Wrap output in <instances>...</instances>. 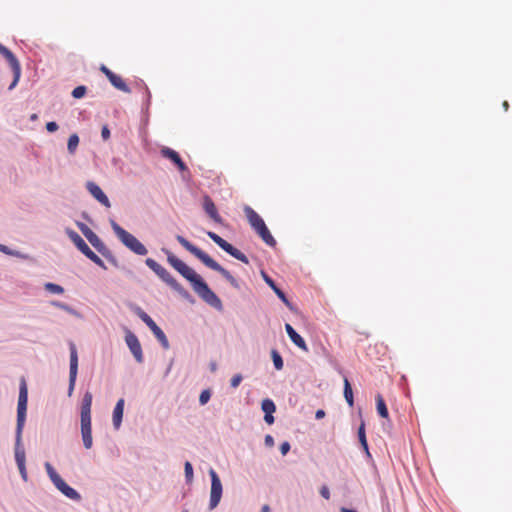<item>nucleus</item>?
I'll list each match as a JSON object with an SVG mask.
<instances>
[{
    "instance_id": "obj_1",
    "label": "nucleus",
    "mask_w": 512,
    "mask_h": 512,
    "mask_svg": "<svg viewBox=\"0 0 512 512\" xmlns=\"http://www.w3.org/2000/svg\"><path fill=\"white\" fill-rule=\"evenodd\" d=\"M161 252L166 255L167 263L190 284L193 291L202 301L218 312L223 311L222 300L200 274L168 248L162 247Z\"/></svg>"
},
{
    "instance_id": "obj_2",
    "label": "nucleus",
    "mask_w": 512,
    "mask_h": 512,
    "mask_svg": "<svg viewBox=\"0 0 512 512\" xmlns=\"http://www.w3.org/2000/svg\"><path fill=\"white\" fill-rule=\"evenodd\" d=\"M28 388L24 377L20 379L15 429V461L17 467L26 465L25 448L22 444V433L27 418Z\"/></svg>"
},
{
    "instance_id": "obj_3",
    "label": "nucleus",
    "mask_w": 512,
    "mask_h": 512,
    "mask_svg": "<svg viewBox=\"0 0 512 512\" xmlns=\"http://www.w3.org/2000/svg\"><path fill=\"white\" fill-rule=\"evenodd\" d=\"M177 242L190 254H192L195 258H197L203 265H205L207 268L218 272L229 284L237 289L240 290V282L238 279H236L230 271H228L226 268H224L222 265H220L216 260H214L208 253H206L204 250L199 248L197 245L193 244L189 240H187L182 235H176Z\"/></svg>"
},
{
    "instance_id": "obj_4",
    "label": "nucleus",
    "mask_w": 512,
    "mask_h": 512,
    "mask_svg": "<svg viewBox=\"0 0 512 512\" xmlns=\"http://www.w3.org/2000/svg\"><path fill=\"white\" fill-rule=\"evenodd\" d=\"M146 266L151 269L159 279L165 283L172 291L177 293L182 299L189 304H195L196 300L193 295L183 287L161 264L152 258L145 259Z\"/></svg>"
},
{
    "instance_id": "obj_5",
    "label": "nucleus",
    "mask_w": 512,
    "mask_h": 512,
    "mask_svg": "<svg viewBox=\"0 0 512 512\" xmlns=\"http://www.w3.org/2000/svg\"><path fill=\"white\" fill-rule=\"evenodd\" d=\"M93 395L90 391H86L83 395L80 406V430L83 446L89 450L93 446L92 437V420H91V407Z\"/></svg>"
},
{
    "instance_id": "obj_6",
    "label": "nucleus",
    "mask_w": 512,
    "mask_h": 512,
    "mask_svg": "<svg viewBox=\"0 0 512 512\" xmlns=\"http://www.w3.org/2000/svg\"><path fill=\"white\" fill-rule=\"evenodd\" d=\"M247 221L250 227L258 235V237L269 247L274 248L277 242L270 230L268 229L263 218L249 205H245L243 208Z\"/></svg>"
},
{
    "instance_id": "obj_7",
    "label": "nucleus",
    "mask_w": 512,
    "mask_h": 512,
    "mask_svg": "<svg viewBox=\"0 0 512 512\" xmlns=\"http://www.w3.org/2000/svg\"><path fill=\"white\" fill-rule=\"evenodd\" d=\"M109 222L114 234L124 247L138 256H145L148 254L147 247L138 238L125 230L114 219H110Z\"/></svg>"
},
{
    "instance_id": "obj_8",
    "label": "nucleus",
    "mask_w": 512,
    "mask_h": 512,
    "mask_svg": "<svg viewBox=\"0 0 512 512\" xmlns=\"http://www.w3.org/2000/svg\"><path fill=\"white\" fill-rule=\"evenodd\" d=\"M206 235L228 255L244 264H249L248 257L242 251L220 237L217 233L213 231H206Z\"/></svg>"
},
{
    "instance_id": "obj_9",
    "label": "nucleus",
    "mask_w": 512,
    "mask_h": 512,
    "mask_svg": "<svg viewBox=\"0 0 512 512\" xmlns=\"http://www.w3.org/2000/svg\"><path fill=\"white\" fill-rule=\"evenodd\" d=\"M209 476L211 482L209 510H214L221 501L223 495V485L218 473L213 468H210Z\"/></svg>"
},
{
    "instance_id": "obj_10",
    "label": "nucleus",
    "mask_w": 512,
    "mask_h": 512,
    "mask_svg": "<svg viewBox=\"0 0 512 512\" xmlns=\"http://www.w3.org/2000/svg\"><path fill=\"white\" fill-rule=\"evenodd\" d=\"M70 363H69V383H68V396H72L78 375V352L76 345L73 341H69Z\"/></svg>"
},
{
    "instance_id": "obj_11",
    "label": "nucleus",
    "mask_w": 512,
    "mask_h": 512,
    "mask_svg": "<svg viewBox=\"0 0 512 512\" xmlns=\"http://www.w3.org/2000/svg\"><path fill=\"white\" fill-rule=\"evenodd\" d=\"M125 343L128 347V349L130 350L131 354L133 355L135 361L139 364L143 363L144 362V355H143V350H142V346H141V343L138 339V337L136 336L135 333H133L131 330L129 329H125Z\"/></svg>"
},
{
    "instance_id": "obj_12",
    "label": "nucleus",
    "mask_w": 512,
    "mask_h": 512,
    "mask_svg": "<svg viewBox=\"0 0 512 512\" xmlns=\"http://www.w3.org/2000/svg\"><path fill=\"white\" fill-rule=\"evenodd\" d=\"M160 155H161V157L169 160L178 169V171L181 174H184V173L190 174L189 168L186 165V163L183 161V159L181 158L179 152H177L173 148L163 146L160 149Z\"/></svg>"
},
{
    "instance_id": "obj_13",
    "label": "nucleus",
    "mask_w": 512,
    "mask_h": 512,
    "mask_svg": "<svg viewBox=\"0 0 512 512\" xmlns=\"http://www.w3.org/2000/svg\"><path fill=\"white\" fill-rule=\"evenodd\" d=\"M264 282L276 294L279 300L291 311L297 312L296 306L289 300L287 294L281 289L278 284L264 271L261 272Z\"/></svg>"
},
{
    "instance_id": "obj_14",
    "label": "nucleus",
    "mask_w": 512,
    "mask_h": 512,
    "mask_svg": "<svg viewBox=\"0 0 512 512\" xmlns=\"http://www.w3.org/2000/svg\"><path fill=\"white\" fill-rule=\"evenodd\" d=\"M76 226L87 239V241L92 245V247L98 252L102 249L106 244L102 241V239L91 230L85 223L76 221Z\"/></svg>"
},
{
    "instance_id": "obj_15",
    "label": "nucleus",
    "mask_w": 512,
    "mask_h": 512,
    "mask_svg": "<svg viewBox=\"0 0 512 512\" xmlns=\"http://www.w3.org/2000/svg\"><path fill=\"white\" fill-rule=\"evenodd\" d=\"M358 414H359V417L361 420H360V425L357 428V438H358L360 447L365 454L367 461L373 462L372 454L370 453V450H369V444H368L367 436H366L365 421L362 418L361 408H359Z\"/></svg>"
},
{
    "instance_id": "obj_16",
    "label": "nucleus",
    "mask_w": 512,
    "mask_h": 512,
    "mask_svg": "<svg viewBox=\"0 0 512 512\" xmlns=\"http://www.w3.org/2000/svg\"><path fill=\"white\" fill-rule=\"evenodd\" d=\"M86 189L90 193V195L101 205H103L106 208L111 207V202H110L108 196L96 182L87 181Z\"/></svg>"
},
{
    "instance_id": "obj_17",
    "label": "nucleus",
    "mask_w": 512,
    "mask_h": 512,
    "mask_svg": "<svg viewBox=\"0 0 512 512\" xmlns=\"http://www.w3.org/2000/svg\"><path fill=\"white\" fill-rule=\"evenodd\" d=\"M202 206H203V210L208 215V217L211 218L215 223L220 224V225L224 224V220L220 216L214 201L208 194H205L203 196Z\"/></svg>"
},
{
    "instance_id": "obj_18",
    "label": "nucleus",
    "mask_w": 512,
    "mask_h": 512,
    "mask_svg": "<svg viewBox=\"0 0 512 512\" xmlns=\"http://www.w3.org/2000/svg\"><path fill=\"white\" fill-rule=\"evenodd\" d=\"M276 404L271 398H265L261 401V410L264 413V421L268 425H272L275 422L273 414L276 412Z\"/></svg>"
},
{
    "instance_id": "obj_19",
    "label": "nucleus",
    "mask_w": 512,
    "mask_h": 512,
    "mask_svg": "<svg viewBox=\"0 0 512 512\" xmlns=\"http://www.w3.org/2000/svg\"><path fill=\"white\" fill-rule=\"evenodd\" d=\"M146 326L151 330L161 347L165 350H168L170 348L168 338L164 331L156 324V322L152 319L149 323L146 324Z\"/></svg>"
},
{
    "instance_id": "obj_20",
    "label": "nucleus",
    "mask_w": 512,
    "mask_h": 512,
    "mask_svg": "<svg viewBox=\"0 0 512 512\" xmlns=\"http://www.w3.org/2000/svg\"><path fill=\"white\" fill-rule=\"evenodd\" d=\"M124 407H125V399L119 398L114 406L113 412H112V423L115 430H119L122 422H123V415H124Z\"/></svg>"
},
{
    "instance_id": "obj_21",
    "label": "nucleus",
    "mask_w": 512,
    "mask_h": 512,
    "mask_svg": "<svg viewBox=\"0 0 512 512\" xmlns=\"http://www.w3.org/2000/svg\"><path fill=\"white\" fill-rule=\"evenodd\" d=\"M65 234L68 236V238L77 248V250L80 251L82 254L84 251L87 250V248H89V245L86 243V241L72 228L66 227Z\"/></svg>"
},
{
    "instance_id": "obj_22",
    "label": "nucleus",
    "mask_w": 512,
    "mask_h": 512,
    "mask_svg": "<svg viewBox=\"0 0 512 512\" xmlns=\"http://www.w3.org/2000/svg\"><path fill=\"white\" fill-rule=\"evenodd\" d=\"M56 488L70 500L75 502H80L82 500L81 494L76 489L71 487L65 480L59 483Z\"/></svg>"
},
{
    "instance_id": "obj_23",
    "label": "nucleus",
    "mask_w": 512,
    "mask_h": 512,
    "mask_svg": "<svg viewBox=\"0 0 512 512\" xmlns=\"http://www.w3.org/2000/svg\"><path fill=\"white\" fill-rule=\"evenodd\" d=\"M108 80L115 89L124 93H131V88L120 75L114 73Z\"/></svg>"
},
{
    "instance_id": "obj_24",
    "label": "nucleus",
    "mask_w": 512,
    "mask_h": 512,
    "mask_svg": "<svg viewBox=\"0 0 512 512\" xmlns=\"http://www.w3.org/2000/svg\"><path fill=\"white\" fill-rule=\"evenodd\" d=\"M343 395H344L347 405L350 408H353L354 403H355L353 388H352L351 382L349 381V379L346 376H344V380H343Z\"/></svg>"
},
{
    "instance_id": "obj_25",
    "label": "nucleus",
    "mask_w": 512,
    "mask_h": 512,
    "mask_svg": "<svg viewBox=\"0 0 512 512\" xmlns=\"http://www.w3.org/2000/svg\"><path fill=\"white\" fill-rule=\"evenodd\" d=\"M376 411L379 417L389 420V411L386 402L381 394L375 396Z\"/></svg>"
},
{
    "instance_id": "obj_26",
    "label": "nucleus",
    "mask_w": 512,
    "mask_h": 512,
    "mask_svg": "<svg viewBox=\"0 0 512 512\" xmlns=\"http://www.w3.org/2000/svg\"><path fill=\"white\" fill-rule=\"evenodd\" d=\"M44 467L50 481L55 487L64 480L50 462H45Z\"/></svg>"
},
{
    "instance_id": "obj_27",
    "label": "nucleus",
    "mask_w": 512,
    "mask_h": 512,
    "mask_svg": "<svg viewBox=\"0 0 512 512\" xmlns=\"http://www.w3.org/2000/svg\"><path fill=\"white\" fill-rule=\"evenodd\" d=\"M50 305L56 307V308H59L65 312H67L68 314L70 315H73L77 318H82V315L80 312H78L74 307H72L71 305L67 304V303H64V302H61V301H58V300H52L50 301Z\"/></svg>"
},
{
    "instance_id": "obj_28",
    "label": "nucleus",
    "mask_w": 512,
    "mask_h": 512,
    "mask_svg": "<svg viewBox=\"0 0 512 512\" xmlns=\"http://www.w3.org/2000/svg\"><path fill=\"white\" fill-rule=\"evenodd\" d=\"M128 307L131 312L138 316L145 324L149 323L152 318L136 303L130 302Z\"/></svg>"
},
{
    "instance_id": "obj_29",
    "label": "nucleus",
    "mask_w": 512,
    "mask_h": 512,
    "mask_svg": "<svg viewBox=\"0 0 512 512\" xmlns=\"http://www.w3.org/2000/svg\"><path fill=\"white\" fill-rule=\"evenodd\" d=\"M83 255L103 270H107V266L104 261L89 247L83 252Z\"/></svg>"
},
{
    "instance_id": "obj_30",
    "label": "nucleus",
    "mask_w": 512,
    "mask_h": 512,
    "mask_svg": "<svg viewBox=\"0 0 512 512\" xmlns=\"http://www.w3.org/2000/svg\"><path fill=\"white\" fill-rule=\"evenodd\" d=\"M83 255L103 270H107V266L104 261L89 247L83 252Z\"/></svg>"
},
{
    "instance_id": "obj_31",
    "label": "nucleus",
    "mask_w": 512,
    "mask_h": 512,
    "mask_svg": "<svg viewBox=\"0 0 512 512\" xmlns=\"http://www.w3.org/2000/svg\"><path fill=\"white\" fill-rule=\"evenodd\" d=\"M98 253L102 255L115 268H121L118 259L106 245L102 249H100Z\"/></svg>"
},
{
    "instance_id": "obj_32",
    "label": "nucleus",
    "mask_w": 512,
    "mask_h": 512,
    "mask_svg": "<svg viewBox=\"0 0 512 512\" xmlns=\"http://www.w3.org/2000/svg\"><path fill=\"white\" fill-rule=\"evenodd\" d=\"M270 356L273 362L274 369L277 371H281L284 367V360L281 353L276 348H272L270 351Z\"/></svg>"
},
{
    "instance_id": "obj_33",
    "label": "nucleus",
    "mask_w": 512,
    "mask_h": 512,
    "mask_svg": "<svg viewBox=\"0 0 512 512\" xmlns=\"http://www.w3.org/2000/svg\"><path fill=\"white\" fill-rule=\"evenodd\" d=\"M3 58L7 61L12 71L22 70L20 61L11 50Z\"/></svg>"
},
{
    "instance_id": "obj_34",
    "label": "nucleus",
    "mask_w": 512,
    "mask_h": 512,
    "mask_svg": "<svg viewBox=\"0 0 512 512\" xmlns=\"http://www.w3.org/2000/svg\"><path fill=\"white\" fill-rule=\"evenodd\" d=\"M79 142H80V138L77 133H72L69 136L68 141H67V151L70 155L75 154V152L78 148Z\"/></svg>"
},
{
    "instance_id": "obj_35",
    "label": "nucleus",
    "mask_w": 512,
    "mask_h": 512,
    "mask_svg": "<svg viewBox=\"0 0 512 512\" xmlns=\"http://www.w3.org/2000/svg\"><path fill=\"white\" fill-rule=\"evenodd\" d=\"M141 83L144 85V93H145L141 111L143 114L148 115L149 107L151 105L152 95H151V92H150L148 86L146 85V83L143 80H141Z\"/></svg>"
},
{
    "instance_id": "obj_36",
    "label": "nucleus",
    "mask_w": 512,
    "mask_h": 512,
    "mask_svg": "<svg viewBox=\"0 0 512 512\" xmlns=\"http://www.w3.org/2000/svg\"><path fill=\"white\" fill-rule=\"evenodd\" d=\"M44 289L46 292H48L50 294H56V295H61L65 292V289L63 286H61L57 283H53V282H46L44 284Z\"/></svg>"
},
{
    "instance_id": "obj_37",
    "label": "nucleus",
    "mask_w": 512,
    "mask_h": 512,
    "mask_svg": "<svg viewBox=\"0 0 512 512\" xmlns=\"http://www.w3.org/2000/svg\"><path fill=\"white\" fill-rule=\"evenodd\" d=\"M289 339L299 349L308 352V346L306 344V341L299 333L293 335L292 338Z\"/></svg>"
},
{
    "instance_id": "obj_38",
    "label": "nucleus",
    "mask_w": 512,
    "mask_h": 512,
    "mask_svg": "<svg viewBox=\"0 0 512 512\" xmlns=\"http://www.w3.org/2000/svg\"><path fill=\"white\" fill-rule=\"evenodd\" d=\"M184 475H185V483L188 485L191 484L193 481V477H194V470H193V465L191 464L190 461H185V463H184Z\"/></svg>"
},
{
    "instance_id": "obj_39",
    "label": "nucleus",
    "mask_w": 512,
    "mask_h": 512,
    "mask_svg": "<svg viewBox=\"0 0 512 512\" xmlns=\"http://www.w3.org/2000/svg\"><path fill=\"white\" fill-rule=\"evenodd\" d=\"M87 90L85 85H78L72 90L71 96L75 99H81L87 94Z\"/></svg>"
},
{
    "instance_id": "obj_40",
    "label": "nucleus",
    "mask_w": 512,
    "mask_h": 512,
    "mask_svg": "<svg viewBox=\"0 0 512 512\" xmlns=\"http://www.w3.org/2000/svg\"><path fill=\"white\" fill-rule=\"evenodd\" d=\"M211 396H212V391L211 389L207 388V389H203L199 395V404L201 406H204L206 405L210 399H211Z\"/></svg>"
},
{
    "instance_id": "obj_41",
    "label": "nucleus",
    "mask_w": 512,
    "mask_h": 512,
    "mask_svg": "<svg viewBox=\"0 0 512 512\" xmlns=\"http://www.w3.org/2000/svg\"><path fill=\"white\" fill-rule=\"evenodd\" d=\"M111 163L117 171H119L120 173H124V168L126 164L120 157H113L111 159Z\"/></svg>"
},
{
    "instance_id": "obj_42",
    "label": "nucleus",
    "mask_w": 512,
    "mask_h": 512,
    "mask_svg": "<svg viewBox=\"0 0 512 512\" xmlns=\"http://www.w3.org/2000/svg\"><path fill=\"white\" fill-rule=\"evenodd\" d=\"M12 74H13V79H12L10 85L8 86L9 91H12L18 85L21 75H22V70L12 71Z\"/></svg>"
},
{
    "instance_id": "obj_43",
    "label": "nucleus",
    "mask_w": 512,
    "mask_h": 512,
    "mask_svg": "<svg viewBox=\"0 0 512 512\" xmlns=\"http://www.w3.org/2000/svg\"><path fill=\"white\" fill-rule=\"evenodd\" d=\"M12 74H13V79H12L10 85L8 86L9 91H12L18 85L21 75H22V70L12 71Z\"/></svg>"
},
{
    "instance_id": "obj_44",
    "label": "nucleus",
    "mask_w": 512,
    "mask_h": 512,
    "mask_svg": "<svg viewBox=\"0 0 512 512\" xmlns=\"http://www.w3.org/2000/svg\"><path fill=\"white\" fill-rule=\"evenodd\" d=\"M243 380V376L240 373H237L233 375V377L230 379V387L231 388H237Z\"/></svg>"
},
{
    "instance_id": "obj_45",
    "label": "nucleus",
    "mask_w": 512,
    "mask_h": 512,
    "mask_svg": "<svg viewBox=\"0 0 512 512\" xmlns=\"http://www.w3.org/2000/svg\"><path fill=\"white\" fill-rule=\"evenodd\" d=\"M290 449H291V444L288 441H283L279 445V451L282 456L287 455L289 453Z\"/></svg>"
},
{
    "instance_id": "obj_46",
    "label": "nucleus",
    "mask_w": 512,
    "mask_h": 512,
    "mask_svg": "<svg viewBox=\"0 0 512 512\" xmlns=\"http://www.w3.org/2000/svg\"><path fill=\"white\" fill-rule=\"evenodd\" d=\"M111 131L107 124H104L101 128V137L103 141H107L110 139Z\"/></svg>"
},
{
    "instance_id": "obj_47",
    "label": "nucleus",
    "mask_w": 512,
    "mask_h": 512,
    "mask_svg": "<svg viewBox=\"0 0 512 512\" xmlns=\"http://www.w3.org/2000/svg\"><path fill=\"white\" fill-rule=\"evenodd\" d=\"M45 128L48 133H54L59 129V125L56 121H49L46 123Z\"/></svg>"
},
{
    "instance_id": "obj_48",
    "label": "nucleus",
    "mask_w": 512,
    "mask_h": 512,
    "mask_svg": "<svg viewBox=\"0 0 512 512\" xmlns=\"http://www.w3.org/2000/svg\"><path fill=\"white\" fill-rule=\"evenodd\" d=\"M319 493L320 495L326 499V500H329L330 499V490H329V487L327 485H322L320 487V490H319Z\"/></svg>"
},
{
    "instance_id": "obj_49",
    "label": "nucleus",
    "mask_w": 512,
    "mask_h": 512,
    "mask_svg": "<svg viewBox=\"0 0 512 512\" xmlns=\"http://www.w3.org/2000/svg\"><path fill=\"white\" fill-rule=\"evenodd\" d=\"M285 331L289 338H292L293 335L298 333L296 329L289 323H285Z\"/></svg>"
},
{
    "instance_id": "obj_50",
    "label": "nucleus",
    "mask_w": 512,
    "mask_h": 512,
    "mask_svg": "<svg viewBox=\"0 0 512 512\" xmlns=\"http://www.w3.org/2000/svg\"><path fill=\"white\" fill-rule=\"evenodd\" d=\"M285 331L289 338H292L293 335L298 333L296 329L289 323H285Z\"/></svg>"
},
{
    "instance_id": "obj_51",
    "label": "nucleus",
    "mask_w": 512,
    "mask_h": 512,
    "mask_svg": "<svg viewBox=\"0 0 512 512\" xmlns=\"http://www.w3.org/2000/svg\"><path fill=\"white\" fill-rule=\"evenodd\" d=\"M100 71L107 77V79H109L114 74V72L104 64L100 66Z\"/></svg>"
},
{
    "instance_id": "obj_52",
    "label": "nucleus",
    "mask_w": 512,
    "mask_h": 512,
    "mask_svg": "<svg viewBox=\"0 0 512 512\" xmlns=\"http://www.w3.org/2000/svg\"><path fill=\"white\" fill-rule=\"evenodd\" d=\"M18 469H19V473H20V476H21L22 480L27 482L28 474H27L26 465L18 467Z\"/></svg>"
},
{
    "instance_id": "obj_53",
    "label": "nucleus",
    "mask_w": 512,
    "mask_h": 512,
    "mask_svg": "<svg viewBox=\"0 0 512 512\" xmlns=\"http://www.w3.org/2000/svg\"><path fill=\"white\" fill-rule=\"evenodd\" d=\"M264 444L267 447H273L274 446V438L272 435L267 434L264 438Z\"/></svg>"
},
{
    "instance_id": "obj_54",
    "label": "nucleus",
    "mask_w": 512,
    "mask_h": 512,
    "mask_svg": "<svg viewBox=\"0 0 512 512\" xmlns=\"http://www.w3.org/2000/svg\"><path fill=\"white\" fill-rule=\"evenodd\" d=\"M11 256H14V257H17V258H20V259H28L29 258L28 254H24L21 251L14 250V249L12 251Z\"/></svg>"
},
{
    "instance_id": "obj_55",
    "label": "nucleus",
    "mask_w": 512,
    "mask_h": 512,
    "mask_svg": "<svg viewBox=\"0 0 512 512\" xmlns=\"http://www.w3.org/2000/svg\"><path fill=\"white\" fill-rule=\"evenodd\" d=\"M12 251H13V249H11L10 247H8L7 245H4V244H1V243H0V252L4 253V254H6V255L11 256Z\"/></svg>"
},
{
    "instance_id": "obj_56",
    "label": "nucleus",
    "mask_w": 512,
    "mask_h": 512,
    "mask_svg": "<svg viewBox=\"0 0 512 512\" xmlns=\"http://www.w3.org/2000/svg\"><path fill=\"white\" fill-rule=\"evenodd\" d=\"M325 411L323 409H318L315 412V419L320 420L325 417Z\"/></svg>"
},
{
    "instance_id": "obj_57",
    "label": "nucleus",
    "mask_w": 512,
    "mask_h": 512,
    "mask_svg": "<svg viewBox=\"0 0 512 512\" xmlns=\"http://www.w3.org/2000/svg\"><path fill=\"white\" fill-rule=\"evenodd\" d=\"M173 363H174V359L172 358L167 366V368L165 369V372H164V378L167 377L171 370H172V367H173Z\"/></svg>"
},
{
    "instance_id": "obj_58",
    "label": "nucleus",
    "mask_w": 512,
    "mask_h": 512,
    "mask_svg": "<svg viewBox=\"0 0 512 512\" xmlns=\"http://www.w3.org/2000/svg\"><path fill=\"white\" fill-rule=\"evenodd\" d=\"M10 51V49L8 47H6L5 45H3L2 43H0V55L2 57L6 56V54Z\"/></svg>"
},
{
    "instance_id": "obj_59",
    "label": "nucleus",
    "mask_w": 512,
    "mask_h": 512,
    "mask_svg": "<svg viewBox=\"0 0 512 512\" xmlns=\"http://www.w3.org/2000/svg\"><path fill=\"white\" fill-rule=\"evenodd\" d=\"M81 217H82L84 220H86L87 222L92 223V218L90 217V215H89L87 212L83 211V212L81 213Z\"/></svg>"
},
{
    "instance_id": "obj_60",
    "label": "nucleus",
    "mask_w": 512,
    "mask_h": 512,
    "mask_svg": "<svg viewBox=\"0 0 512 512\" xmlns=\"http://www.w3.org/2000/svg\"><path fill=\"white\" fill-rule=\"evenodd\" d=\"M209 368L212 372H215L217 370V363L215 361H211L209 364Z\"/></svg>"
},
{
    "instance_id": "obj_61",
    "label": "nucleus",
    "mask_w": 512,
    "mask_h": 512,
    "mask_svg": "<svg viewBox=\"0 0 512 512\" xmlns=\"http://www.w3.org/2000/svg\"><path fill=\"white\" fill-rule=\"evenodd\" d=\"M340 512H359V511H357V510H356V509H354V508L342 507V508L340 509Z\"/></svg>"
},
{
    "instance_id": "obj_62",
    "label": "nucleus",
    "mask_w": 512,
    "mask_h": 512,
    "mask_svg": "<svg viewBox=\"0 0 512 512\" xmlns=\"http://www.w3.org/2000/svg\"><path fill=\"white\" fill-rule=\"evenodd\" d=\"M260 512H271L270 506L268 504H264L261 507V511Z\"/></svg>"
},
{
    "instance_id": "obj_63",
    "label": "nucleus",
    "mask_w": 512,
    "mask_h": 512,
    "mask_svg": "<svg viewBox=\"0 0 512 512\" xmlns=\"http://www.w3.org/2000/svg\"><path fill=\"white\" fill-rule=\"evenodd\" d=\"M502 106H503V109H504L505 111H507V110L509 109V103H508V101H504V102L502 103Z\"/></svg>"
},
{
    "instance_id": "obj_64",
    "label": "nucleus",
    "mask_w": 512,
    "mask_h": 512,
    "mask_svg": "<svg viewBox=\"0 0 512 512\" xmlns=\"http://www.w3.org/2000/svg\"><path fill=\"white\" fill-rule=\"evenodd\" d=\"M37 118H38L37 114H32V115L30 116V120H31V121H35Z\"/></svg>"
}]
</instances>
